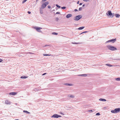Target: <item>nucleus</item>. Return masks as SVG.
Listing matches in <instances>:
<instances>
[{
    "instance_id": "44",
    "label": "nucleus",
    "mask_w": 120,
    "mask_h": 120,
    "mask_svg": "<svg viewBox=\"0 0 120 120\" xmlns=\"http://www.w3.org/2000/svg\"><path fill=\"white\" fill-rule=\"evenodd\" d=\"M47 0H42L43 1H46Z\"/></svg>"
},
{
    "instance_id": "4",
    "label": "nucleus",
    "mask_w": 120,
    "mask_h": 120,
    "mask_svg": "<svg viewBox=\"0 0 120 120\" xmlns=\"http://www.w3.org/2000/svg\"><path fill=\"white\" fill-rule=\"evenodd\" d=\"M61 116L57 114H55L52 116H51V118H58L59 117H61Z\"/></svg>"
},
{
    "instance_id": "7",
    "label": "nucleus",
    "mask_w": 120,
    "mask_h": 120,
    "mask_svg": "<svg viewBox=\"0 0 120 120\" xmlns=\"http://www.w3.org/2000/svg\"><path fill=\"white\" fill-rule=\"evenodd\" d=\"M82 17V16L81 15H79L76 16H75L74 20L76 21H78L81 19Z\"/></svg>"
},
{
    "instance_id": "24",
    "label": "nucleus",
    "mask_w": 120,
    "mask_h": 120,
    "mask_svg": "<svg viewBox=\"0 0 120 120\" xmlns=\"http://www.w3.org/2000/svg\"><path fill=\"white\" fill-rule=\"evenodd\" d=\"M110 42V40H109L108 41H106L105 42V43H107L109 42Z\"/></svg>"
},
{
    "instance_id": "8",
    "label": "nucleus",
    "mask_w": 120,
    "mask_h": 120,
    "mask_svg": "<svg viewBox=\"0 0 120 120\" xmlns=\"http://www.w3.org/2000/svg\"><path fill=\"white\" fill-rule=\"evenodd\" d=\"M5 103L7 105H10L11 104V102L8 100H6L5 101Z\"/></svg>"
},
{
    "instance_id": "11",
    "label": "nucleus",
    "mask_w": 120,
    "mask_h": 120,
    "mask_svg": "<svg viewBox=\"0 0 120 120\" xmlns=\"http://www.w3.org/2000/svg\"><path fill=\"white\" fill-rule=\"evenodd\" d=\"M17 93L15 92L10 93L9 94L11 95H14L16 94Z\"/></svg>"
},
{
    "instance_id": "47",
    "label": "nucleus",
    "mask_w": 120,
    "mask_h": 120,
    "mask_svg": "<svg viewBox=\"0 0 120 120\" xmlns=\"http://www.w3.org/2000/svg\"><path fill=\"white\" fill-rule=\"evenodd\" d=\"M56 19L57 20H58V18H56Z\"/></svg>"
},
{
    "instance_id": "33",
    "label": "nucleus",
    "mask_w": 120,
    "mask_h": 120,
    "mask_svg": "<svg viewBox=\"0 0 120 120\" xmlns=\"http://www.w3.org/2000/svg\"><path fill=\"white\" fill-rule=\"evenodd\" d=\"M88 112H92L93 111H92V110H88Z\"/></svg>"
},
{
    "instance_id": "14",
    "label": "nucleus",
    "mask_w": 120,
    "mask_h": 120,
    "mask_svg": "<svg viewBox=\"0 0 120 120\" xmlns=\"http://www.w3.org/2000/svg\"><path fill=\"white\" fill-rule=\"evenodd\" d=\"M68 96L69 97H70V98H74L75 97V96H74V95H72V94H71V95H69Z\"/></svg>"
},
{
    "instance_id": "27",
    "label": "nucleus",
    "mask_w": 120,
    "mask_h": 120,
    "mask_svg": "<svg viewBox=\"0 0 120 120\" xmlns=\"http://www.w3.org/2000/svg\"><path fill=\"white\" fill-rule=\"evenodd\" d=\"M82 7H80L79 8V11H81L82 10Z\"/></svg>"
},
{
    "instance_id": "21",
    "label": "nucleus",
    "mask_w": 120,
    "mask_h": 120,
    "mask_svg": "<svg viewBox=\"0 0 120 120\" xmlns=\"http://www.w3.org/2000/svg\"><path fill=\"white\" fill-rule=\"evenodd\" d=\"M66 85L69 86H72V84H69L68 83H66Z\"/></svg>"
},
{
    "instance_id": "37",
    "label": "nucleus",
    "mask_w": 120,
    "mask_h": 120,
    "mask_svg": "<svg viewBox=\"0 0 120 120\" xmlns=\"http://www.w3.org/2000/svg\"><path fill=\"white\" fill-rule=\"evenodd\" d=\"M28 13L29 14H30L31 13V12L30 11H28Z\"/></svg>"
},
{
    "instance_id": "20",
    "label": "nucleus",
    "mask_w": 120,
    "mask_h": 120,
    "mask_svg": "<svg viewBox=\"0 0 120 120\" xmlns=\"http://www.w3.org/2000/svg\"><path fill=\"white\" fill-rule=\"evenodd\" d=\"M115 79L117 81H120V78H116Z\"/></svg>"
},
{
    "instance_id": "6",
    "label": "nucleus",
    "mask_w": 120,
    "mask_h": 120,
    "mask_svg": "<svg viewBox=\"0 0 120 120\" xmlns=\"http://www.w3.org/2000/svg\"><path fill=\"white\" fill-rule=\"evenodd\" d=\"M34 28L35 29L36 31L39 32H41L42 31L40 29H42V28L41 27L36 26L34 27Z\"/></svg>"
},
{
    "instance_id": "23",
    "label": "nucleus",
    "mask_w": 120,
    "mask_h": 120,
    "mask_svg": "<svg viewBox=\"0 0 120 120\" xmlns=\"http://www.w3.org/2000/svg\"><path fill=\"white\" fill-rule=\"evenodd\" d=\"M43 55L44 56H50V55L47 54H43Z\"/></svg>"
},
{
    "instance_id": "18",
    "label": "nucleus",
    "mask_w": 120,
    "mask_h": 120,
    "mask_svg": "<svg viewBox=\"0 0 120 120\" xmlns=\"http://www.w3.org/2000/svg\"><path fill=\"white\" fill-rule=\"evenodd\" d=\"M105 65L109 67H111L113 66L112 65L109 64H106Z\"/></svg>"
},
{
    "instance_id": "32",
    "label": "nucleus",
    "mask_w": 120,
    "mask_h": 120,
    "mask_svg": "<svg viewBox=\"0 0 120 120\" xmlns=\"http://www.w3.org/2000/svg\"><path fill=\"white\" fill-rule=\"evenodd\" d=\"M83 1L85 2H87L89 1V0H83Z\"/></svg>"
},
{
    "instance_id": "49",
    "label": "nucleus",
    "mask_w": 120,
    "mask_h": 120,
    "mask_svg": "<svg viewBox=\"0 0 120 120\" xmlns=\"http://www.w3.org/2000/svg\"><path fill=\"white\" fill-rule=\"evenodd\" d=\"M17 103H16V105H17Z\"/></svg>"
},
{
    "instance_id": "19",
    "label": "nucleus",
    "mask_w": 120,
    "mask_h": 120,
    "mask_svg": "<svg viewBox=\"0 0 120 120\" xmlns=\"http://www.w3.org/2000/svg\"><path fill=\"white\" fill-rule=\"evenodd\" d=\"M84 28V26L81 27H79L78 28V29L79 30H81L83 29Z\"/></svg>"
},
{
    "instance_id": "42",
    "label": "nucleus",
    "mask_w": 120,
    "mask_h": 120,
    "mask_svg": "<svg viewBox=\"0 0 120 120\" xmlns=\"http://www.w3.org/2000/svg\"><path fill=\"white\" fill-rule=\"evenodd\" d=\"M79 1H78V2H77V4H79Z\"/></svg>"
},
{
    "instance_id": "3",
    "label": "nucleus",
    "mask_w": 120,
    "mask_h": 120,
    "mask_svg": "<svg viewBox=\"0 0 120 120\" xmlns=\"http://www.w3.org/2000/svg\"><path fill=\"white\" fill-rule=\"evenodd\" d=\"M106 14L108 16H110V17L112 18L114 16V14H113V15L111 13V12L110 11H108L106 13Z\"/></svg>"
},
{
    "instance_id": "22",
    "label": "nucleus",
    "mask_w": 120,
    "mask_h": 120,
    "mask_svg": "<svg viewBox=\"0 0 120 120\" xmlns=\"http://www.w3.org/2000/svg\"><path fill=\"white\" fill-rule=\"evenodd\" d=\"M40 12L41 14H42L43 13V12L42 10L41 9H40Z\"/></svg>"
},
{
    "instance_id": "31",
    "label": "nucleus",
    "mask_w": 120,
    "mask_h": 120,
    "mask_svg": "<svg viewBox=\"0 0 120 120\" xmlns=\"http://www.w3.org/2000/svg\"><path fill=\"white\" fill-rule=\"evenodd\" d=\"M66 8V7H62L61 8L62 9H65Z\"/></svg>"
},
{
    "instance_id": "12",
    "label": "nucleus",
    "mask_w": 120,
    "mask_h": 120,
    "mask_svg": "<svg viewBox=\"0 0 120 120\" xmlns=\"http://www.w3.org/2000/svg\"><path fill=\"white\" fill-rule=\"evenodd\" d=\"M116 40V39H112L110 40V41L111 42H112V43L114 42Z\"/></svg>"
},
{
    "instance_id": "48",
    "label": "nucleus",
    "mask_w": 120,
    "mask_h": 120,
    "mask_svg": "<svg viewBox=\"0 0 120 120\" xmlns=\"http://www.w3.org/2000/svg\"><path fill=\"white\" fill-rule=\"evenodd\" d=\"M83 33H82H82H81L80 34H82Z\"/></svg>"
},
{
    "instance_id": "41",
    "label": "nucleus",
    "mask_w": 120,
    "mask_h": 120,
    "mask_svg": "<svg viewBox=\"0 0 120 120\" xmlns=\"http://www.w3.org/2000/svg\"><path fill=\"white\" fill-rule=\"evenodd\" d=\"M46 74V73H44L42 75H45Z\"/></svg>"
},
{
    "instance_id": "30",
    "label": "nucleus",
    "mask_w": 120,
    "mask_h": 120,
    "mask_svg": "<svg viewBox=\"0 0 120 120\" xmlns=\"http://www.w3.org/2000/svg\"><path fill=\"white\" fill-rule=\"evenodd\" d=\"M75 44H81V43H74Z\"/></svg>"
},
{
    "instance_id": "1",
    "label": "nucleus",
    "mask_w": 120,
    "mask_h": 120,
    "mask_svg": "<svg viewBox=\"0 0 120 120\" xmlns=\"http://www.w3.org/2000/svg\"><path fill=\"white\" fill-rule=\"evenodd\" d=\"M106 47L109 50L112 51H114L117 50L116 48L111 45H107L106 46Z\"/></svg>"
},
{
    "instance_id": "29",
    "label": "nucleus",
    "mask_w": 120,
    "mask_h": 120,
    "mask_svg": "<svg viewBox=\"0 0 120 120\" xmlns=\"http://www.w3.org/2000/svg\"><path fill=\"white\" fill-rule=\"evenodd\" d=\"M26 1H27V0H24L22 2V3L23 4V3H24Z\"/></svg>"
},
{
    "instance_id": "5",
    "label": "nucleus",
    "mask_w": 120,
    "mask_h": 120,
    "mask_svg": "<svg viewBox=\"0 0 120 120\" xmlns=\"http://www.w3.org/2000/svg\"><path fill=\"white\" fill-rule=\"evenodd\" d=\"M49 3L48 2H46L43 3L41 5V8L42 9L45 8L46 6Z\"/></svg>"
},
{
    "instance_id": "25",
    "label": "nucleus",
    "mask_w": 120,
    "mask_h": 120,
    "mask_svg": "<svg viewBox=\"0 0 120 120\" xmlns=\"http://www.w3.org/2000/svg\"><path fill=\"white\" fill-rule=\"evenodd\" d=\"M52 34L54 35H56L58 34V33L56 32H53L52 33Z\"/></svg>"
},
{
    "instance_id": "10",
    "label": "nucleus",
    "mask_w": 120,
    "mask_h": 120,
    "mask_svg": "<svg viewBox=\"0 0 120 120\" xmlns=\"http://www.w3.org/2000/svg\"><path fill=\"white\" fill-rule=\"evenodd\" d=\"M72 16V14H69L67 15H66V17L67 18H69L71 17Z\"/></svg>"
},
{
    "instance_id": "46",
    "label": "nucleus",
    "mask_w": 120,
    "mask_h": 120,
    "mask_svg": "<svg viewBox=\"0 0 120 120\" xmlns=\"http://www.w3.org/2000/svg\"><path fill=\"white\" fill-rule=\"evenodd\" d=\"M85 4H83V5H82V6H83V7H84V6H85Z\"/></svg>"
},
{
    "instance_id": "36",
    "label": "nucleus",
    "mask_w": 120,
    "mask_h": 120,
    "mask_svg": "<svg viewBox=\"0 0 120 120\" xmlns=\"http://www.w3.org/2000/svg\"><path fill=\"white\" fill-rule=\"evenodd\" d=\"M2 60L1 59H0V62H2Z\"/></svg>"
},
{
    "instance_id": "2",
    "label": "nucleus",
    "mask_w": 120,
    "mask_h": 120,
    "mask_svg": "<svg viewBox=\"0 0 120 120\" xmlns=\"http://www.w3.org/2000/svg\"><path fill=\"white\" fill-rule=\"evenodd\" d=\"M111 112L112 113H117L120 112V108H118L115 109L114 110H112L111 111Z\"/></svg>"
},
{
    "instance_id": "16",
    "label": "nucleus",
    "mask_w": 120,
    "mask_h": 120,
    "mask_svg": "<svg viewBox=\"0 0 120 120\" xmlns=\"http://www.w3.org/2000/svg\"><path fill=\"white\" fill-rule=\"evenodd\" d=\"M23 112L24 113H25L27 114H30V112H28L27 111L25 110H23Z\"/></svg>"
},
{
    "instance_id": "17",
    "label": "nucleus",
    "mask_w": 120,
    "mask_h": 120,
    "mask_svg": "<svg viewBox=\"0 0 120 120\" xmlns=\"http://www.w3.org/2000/svg\"><path fill=\"white\" fill-rule=\"evenodd\" d=\"M115 15L116 18H119L120 16V15L119 14H116Z\"/></svg>"
},
{
    "instance_id": "40",
    "label": "nucleus",
    "mask_w": 120,
    "mask_h": 120,
    "mask_svg": "<svg viewBox=\"0 0 120 120\" xmlns=\"http://www.w3.org/2000/svg\"><path fill=\"white\" fill-rule=\"evenodd\" d=\"M75 11H78V10L77 9H75Z\"/></svg>"
},
{
    "instance_id": "50",
    "label": "nucleus",
    "mask_w": 120,
    "mask_h": 120,
    "mask_svg": "<svg viewBox=\"0 0 120 120\" xmlns=\"http://www.w3.org/2000/svg\"><path fill=\"white\" fill-rule=\"evenodd\" d=\"M113 14H114V13L112 14H113Z\"/></svg>"
},
{
    "instance_id": "34",
    "label": "nucleus",
    "mask_w": 120,
    "mask_h": 120,
    "mask_svg": "<svg viewBox=\"0 0 120 120\" xmlns=\"http://www.w3.org/2000/svg\"><path fill=\"white\" fill-rule=\"evenodd\" d=\"M87 31H84V32H83L82 33H87Z\"/></svg>"
},
{
    "instance_id": "35",
    "label": "nucleus",
    "mask_w": 120,
    "mask_h": 120,
    "mask_svg": "<svg viewBox=\"0 0 120 120\" xmlns=\"http://www.w3.org/2000/svg\"><path fill=\"white\" fill-rule=\"evenodd\" d=\"M48 7L49 8H51L50 6L49 5H48Z\"/></svg>"
},
{
    "instance_id": "45",
    "label": "nucleus",
    "mask_w": 120,
    "mask_h": 120,
    "mask_svg": "<svg viewBox=\"0 0 120 120\" xmlns=\"http://www.w3.org/2000/svg\"><path fill=\"white\" fill-rule=\"evenodd\" d=\"M115 60H120V59H118H118H115Z\"/></svg>"
},
{
    "instance_id": "26",
    "label": "nucleus",
    "mask_w": 120,
    "mask_h": 120,
    "mask_svg": "<svg viewBox=\"0 0 120 120\" xmlns=\"http://www.w3.org/2000/svg\"><path fill=\"white\" fill-rule=\"evenodd\" d=\"M100 115L99 112L97 113L96 114V116H99Z\"/></svg>"
},
{
    "instance_id": "43",
    "label": "nucleus",
    "mask_w": 120,
    "mask_h": 120,
    "mask_svg": "<svg viewBox=\"0 0 120 120\" xmlns=\"http://www.w3.org/2000/svg\"><path fill=\"white\" fill-rule=\"evenodd\" d=\"M82 3H80V4H79V5H82Z\"/></svg>"
},
{
    "instance_id": "13",
    "label": "nucleus",
    "mask_w": 120,
    "mask_h": 120,
    "mask_svg": "<svg viewBox=\"0 0 120 120\" xmlns=\"http://www.w3.org/2000/svg\"><path fill=\"white\" fill-rule=\"evenodd\" d=\"M99 100L100 101H106V100L104 99L100 98L99 99Z\"/></svg>"
},
{
    "instance_id": "28",
    "label": "nucleus",
    "mask_w": 120,
    "mask_h": 120,
    "mask_svg": "<svg viewBox=\"0 0 120 120\" xmlns=\"http://www.w3.org/2000/svg\"><path fill=\"white\" fill-rule=\"evenodd\" d=\"M56 6L58 8H60V6L58 5H57V4L56 5Z\"/></svg>"
},
{
    "instance_id": "38",
    "label": "nucleus",
    "mask_w": 120,
    "mask_h": 120,
    "mask_svg": "<svg viewBox=\"0 0 120 120\" xmlns=\"http://www.w3.org/2000/svg\"><path fill=\"white\" fill-rule=\"evenodd\" d=\"M60 13L59 12H56V14H60Z\"/></svg>"
},
{
    "instance_id": "9",
    "label": "nucleus",
    "mask_w": 120,
    "mask_h": 120,
    "mask_svg": "<svg viewBox=\"0 0 120 120\" xmlns=\"http://www.w3.org/2000/svg\"><path fill=\"white\" fill-rule=\"evenodd\" d=\"M87 75L86 74H81V75H78V76H84V77H86L87 76Z\"/></svg>"
},
{
    "instance_id": "39",
    "label": "nucleus",
    "mask_w": 120,
    "mask_h": 120,
    "mask_svg": "<svg viewBox=\"0 0 120 120\" xmlns=\"http://www.w3.org/2000/svg\"><path fill=\"white\" fill-rule=\"evenodd\" d=\"M38 0H36V4H37V1H38Z\"/></svg>"
},
{
    "instance_id": "15",
    "label": "nucleus",
    "mask_w": 120,
    "mask_h": 120,
    "mask_svg": "<svg viewBox=\"0 0 120 120\" xmlns=\"http://www.w3.org/2000/svg\"><path fill=\"white\" fill-rule=\"evenodd\" d=\"M28 77L26 76H21L20 77V78L21 79H25L26 78H27Z\"/></svg>"
}]
</instances>
